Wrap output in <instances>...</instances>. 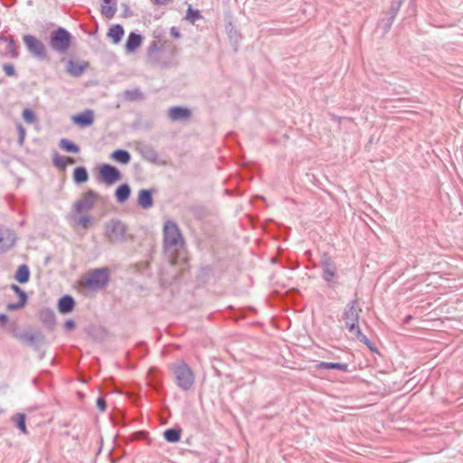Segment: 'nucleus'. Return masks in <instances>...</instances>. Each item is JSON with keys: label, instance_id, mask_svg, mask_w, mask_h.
Instances as JSON below:
<instances>
[{"label": "nucleus", "instance_id": "nucleus-1", "mask_svg": "<svg viewBox=\"0 0 463 463\" xmlns=\"http://www.w3.org/2000/svg\"><path fill=\"white\" fill-rule=\"evenodd\" d=\"M165 253L170 260L171 265L177 263V257L184 247V240L176 223L166 221L164 225Z\"/></svg>", "mask_w": 463, "mask_h": 463}, {"label": "nucleus", "instance_id": "nucleus-2", "mask_svg": "<svg viewBox=\"0 0 463 463\" xmlns=\"http://www.w3.org/2000/svg\"><path fill=\"white\" fill-rule=\"evenodd\" d=\"M361 312L362 309L358 307L357 300H352L347 304L344 310L343 320L350 334H352L360 342L372 348L370 345V340L361 332L358 325Z\"/></svg>", "mask_w": 463, "mask_h": 463}, {"label": "nucleus", "instance_id": "nucleus-3", "mask_svg": "<svg viewBox=\"0 0 463 463\" xmlns=\"http://www.w3.org/2000/svg\"><path fill=\"white\" fill-rule=\"evenodd\" d=\"M175 376L176 385L183 391L190 390L194 383V373L189 365L183 360H178L169 366Z\"/></svg>", "mask_w": 463, "mask_h": 463}, {"label": "nucleus", "instance_id": "nucleus-4", "mask_svg": "<svg viewBox=\"0 0 463 463\" xmlns=\"http://www.w3.org/2000/svg\"><path fill=\"white\" fill-rule=\"evenodd\" d=\"M71 40V34L66 29L59 27L51 33L49 43L54 51L64 53L69 50Z\"/></svg>", "mask_w": 463, "mask_h": 463}, {"label": "nucleus", "instance_id": "nucleus-5", "mask_svg": "<svg viewBox=\"0 0 463 463\" xmlns=\"http://www.w3.org/2000/svg\"><path fill=\"white\" fill-rule=\"evenodd\" d=\"M128 228L118 220H110L105 224V236L110 243H119L127 240Z\"/></svg>", "mask_w": 463, "mask_h": 463}, {"label": "nucleus", "instance_id": "nucleus-6", "mask_svg": "<svg viewBox=\"0 0 463 463\" xmlns=\"http://www.w3.org/2000/svg\"><path fill=\"white\" fill-rule=\"evenodd\" d=\"M109 280V274L108 269H95L88 273L85 279V285L92 289H99L105 288Z\"/></svg>", "mask_w": 463, "mask_h": 463}, {"label": "nucleus", "instance_id": "nucleus-7", "mask_svg": "<svg viewBox=\"0 0 463 463\" xmlns=\"http://www.w3.org/2000/svg\"><path fill=\"white\" fill-rule=\"evenodd\" d=\"M98 194L92 190H88L83 194L82 197L79 199L73 205V212L80 214L84 212L90 211L98 198Z\"/></svg>", "mask_w": 463, "mask_h": 463}, {"label": "nucleus", "instance_id": "nucleus-8", "mask_svg": "<svg viewBox=\"0 0 463 463\" xmlns=\"http://www.w3.org/2000/svg\"><path fill=\"white\" fill-rule=\"evenodd\" d=\"M24 43L27 49L36 57L44 59L46 57V49L44 44L33 35H24Z\"/></svg>", "mask_w": 463, "mask_h": 463}, {"label": "nucleus", "instance_id": "nucleus-9", "mask_svg": "<svg viewBox=\"0 0 463 463\" xmlns=\"http://www.w3.org/2000/svg\"><path fill=\"white\" fill-rule=\"evenodd\" d=\"M99 176L105 184L111 185L120 179V172L115 166L104 164L99 167Z\"/></svg>", "mask_w": 463, "mask_h": 463}, {"label": "nucleus", "instance_id": "nucleus-10", "mask_svg": "<svg viewBox=\"0 0 463 463\" xmlns=\"http://www.w3.org/2000/svg\"><path fill=\"white\" fill-rule=\"evenodd\" d=\"M321 268L323 270L322 277L327 283H332L336 278L335 263L327 255H324L321 260Z\"/></svg>", "mask_w": 463, "mask_h": 463}, {"label": "nucleus", "instance_id": "nucleus-11", "mask_svg": "<svg viewBox=\"0 0 463 463\" xmlns=\"http://www.w3.org/2000/svg\"><path fill=\"white\" fill-rule=\"evenodd\" d=\"M15 233L5 227H0V252L10 250L15 243Z\"/></svg>", "mask_w": 463, "mask_h": 463}, {"label": "nucleus", "instance_id": "nucleus-12", "mask_svg": "<svg viewBox=\"0 0 463 463\" xmlns=\"http://www.w3.org/2000/svg\"><path fill=\"white\" fill-rule=\"evenodd\" d=\"M136 151L146 160L155 163L158 159V154L150 144L144 142L136 143Z\"/></svg>", "mask_w": 463, "mask_h": 463}, {"label": "nucleus", "instance_id": "nucleus-13", "mask_svg": "<svg viewBox=\"0 0 463 463\" xmlns=\"http://www.w3.org/2000/svg\"><path fill=\"white\" fill-rule=\"evenodd\" d=\"M168 117L173 121L187 120L191 117V110L183 107H171L168 109Z\"/></svg>", "mask_w": 463, "mask_h": 463}, {"label": "nucleus", "instance_id": "nucleus-14", "mask_svg": "<svg viewBox=\"0 0 463 463\" xmlns=\"http://www.w3.org/2000/svg\"><path fill=\"white\" fill-rule=\"evenodd\" d=\"M71 119L75 124L80 127H88L94 122V112L90 109H87L83 113L73 116Z\"/></svg>", "mask_w": 463, "mask_h": 463}, {"label": "nucleus", "instance_id": "nucleus-15", "mask_svg": "<svg viewBox=\"0 0 463 463\" xmlns=\"http://www.w3.org/2000/svg\"><path fill=\"white\" fill-rule=\"evenodd\" d=\"M87 67L88 63L86 62H79L70 60L67 62L66 71L71 76L80 77L83 74Z\"/></svg>", "mask_w": 463, "mask_h": 463}, {"label": "nucleus", "instance_id": "nucleus-16", "mask_svg": "<svg viewBox=\"0 0 463 463\" xmlns=\"http://www.w3.org/2000/svg\"><path fill=\"white\" fill-rule=\"evenodd\" d=\"M75 301L70 295H65L59 299L58 309L61 314H68L74 308Z\"/></svg>", "mask_w": 463, "mask_h": 463}, {"label": "nucleus", "instance_id": "nucleus-17", "mask_svg": "<svg viewBox=\"0 0 463 463\" xmlns=\"http://www.w3.org/2000/svg\"><path fill=\"white\" fill-rule=\"evenodd\" d=\"M16 337L32 346H36L43 339L40 333H22L16 335Z\"/></svg>", "mask_w": 463, "mask_h": 463}, {"label": "nucleus", "instance_id": "nucleus-18", "mask_svg": "<svg viewBox=\"0 0 463 463\" xmlns=\"http://www.w3.org/2000/svg\"><path fill=\"white\" fill-rule=\"evenodd\" d=\"M137 203L143 209H149L153 206L152 193L149 190L142 189L138 193Z\"/></svg>", "mask_w": 463, "mask_h": 463}, {"label": "nucleus", "instance_id": "nucleus-19", "mask_svg": "<svg viewBox=\"0 0 463 463\" xmlns=\"http://www.w3.org/2000/svg\"><path fill=\"white\" fill-rule=\"evenodd\" d=\"M101 14L107 18H112L117 12L116 0H102Z\"/></svg>", "mask_w": 463, "mask_h": 463}, {"label": "nucleus", "instance_id": "nucleus-20", "mask_svg": "<svg viewBox=\"0 0 463 463\" xmlns=\"http://www.w3.org/2000/svg\"><path fill=\"white\" fill-rule=\"evenodd\" d=\"M0 42L6 43V48H5L6 53H8L13 58H16L18 56V51H17L18 45L13 37H7V36L1 35Z\"/></svg>", "mask_w": 463, "mask_h": 463}, {"label": "nucleus", "instance_id": "nucleus-21", "mask_svg": "<svg viewBox=\"0 0 463 463\" xmlns=\"http://www.w3.org/2000/svg\"><path fill=\"white\" fill-rule=\"evenodd\" d=\"M142 40L143 38L140 34L134 32L130 33L126 43V50L128 52H134L140 46Z\"/></svg>", "mask_w": 463, "mask_h": 463}, {"label": "nucleus", "instance_id": "nucleus-22", "mask_svg": "<svg viewBox=\"0 0 463 463\" xmlns=\"http://www.w3.org/2000/svg\"><path fill=\"white\" fill-rule=\"evenodd\" d=\"M123 35L124 29L120 24L112 25L108 32V37L111 38L113 43H118Z\"/></svg>", "mask_w": 463, "mask_h": 463}, {"label": "nucleus", "instance_id": "nucleus-23", "mask_svg": "<svg viewBox=\"0 0 463 463\" xmlns=\"http://www.w3.org/2000/svg\"><path fill=\"white\" fill-rule=\"evenodd\" d=\"M115 195H116V198H117V201L118 203H124L126 200L128 199L129 195H130V187L128 184H120L116 192H115Z\"/></svg>", "mask_w": 463, "mask_h": 463}, {"label": "nucleus", "instance_id": "nucleus-24", "mask_svg": "<svg viewBox=\"0 0 463 463\" xmlns=\"http://www.w3.org/2000/svg\"><path fill=\"white\" fill-rule=\"evenodd\" d=\"M317 369H325V370H332L336 369L342 372H346L348 369L347 364H342V363H329V362H320L317 365Z\"/></svg>", "mask_w": 463, "mask_h": 463}, {"label": "nucleus", "instance_id": "nucleus-25", "mask_svg": "<svg viewBox=\"0 0 463 463\" xmlns=\"http://www.w3.org/2000/svg\"><path fill=\"white\" fill-rule=\"evenodd\" d=\"M89 179L87 169L84 166H78L73 171V181L76 184H83Z\"/></svg>", "mask_w": 463, "mask_h": 463}, {"label": "nucleus", "instance_id": "nucleus-26", "mask_svg": "<svg viewBox=\"0 0 463 463\" xmlns=\"http://www.w3.org/2000/svg\"><path fill=\"white\" fill-rule=\"evenodd\" d=\"M112 159L121 164H128L130 162V154L124 149L115 150L111 155Z\"/></svg>", "mask_w": 463, "mask_h": 463}, {"label": "nucleus", "instance_id": "nucleus-27", "mask_svg": "<svg viewBox=\"0 0 463 463\" xmlns=\"http://www.w3.org/2000/svg\"><path fill=\"white\" fill-rule=\"evenodd\" d=\"M59 146L62 150L70 153H79L80 146L67 138H61L59 142Z\"/></svg>", "mask_w": 463, "mask_h": 463}, {"label": "nucleus", "instance_id": "nucleus-28", "mask_svg": "<svg viewBox=\"0 0 463 463\" xmlns=\"http://www.w3.org/2000/svg\"><path fill=\"white\" fill-rule=\"evenodd\" d=\"M30 278V270L26 265L19 266L16 273L15 279L20 283H26Z\"/></svg>", "mask_w": 463, "mask_h": 463}, {"label": "nucleus", "instance_id": "nucleus-29", "mask_svg": "<svg viewBox=\"0 0 463 463\" xmlns=\"http://www.w3.org/2000/svg\"><path fill=\"white\" fill-rule=\"evenodd\" d=\"M164 437L168 442H177L181 438V431L177 429H167L164 432Z\"/></svg>", "mask_w": 463, "mask_h": 463}, {"label": "nucleus", "instance_id": "nucleus-30", "mask_svg": "<svg viewBox=\"0 0 463 463\" xmlns=\"http://www.w3.org/2000/svg\"><path fill=\"white\" fill-rule=\"evenodd\" d=\"M124 97L126 99L128 100H130V101H134V100H137V99H143V94L142 92L137 90V89H135V90H125L124 92Z\"/></svg>", "mask_w": 463, "mask_h": 463}, {"label": "nucleus", "instance_id": "nucleus-31", "mask_svg": "<svg viewBox=\"0 0 463 463\" xmlns=\"http://www.w3.org/2000/svg\"><path fill=\"white\" fill-rule=\"evenodd\" d=\"M202 18V14H200L199 10H194L191 6L188 7L185 19L191 22L192 24H194L195 21Z\"/></svg>", "mask_w": 463, "mask_h": 463}, {"label": "nucleus", "instance_id": "nucleus-32", "mask_svg": "<svg viewBox=\"0 0 463 463\" xmlns=\"http://www.w3.org/2000/svg\"><path fill=\"white\" fill-rule=\"evenodd\" d=\"M52 163L57 168L62 171L66 169L65 156H61L58 153L53 154Z\"/></svg>", "mask_w": 463, "mask_h": 463}, {"label": "nucleus", "instance_id": "nucleus-33", "mask_svg": "<svg viewBox=\"0 0 463 463\" xmlns=\"http://www.w3.org/2000/svg\"><path fill=\"white\" fill-rule=\"evenodd\" d=\"M22 117L26 123L32 124L36 120L34 112L30 109H25L23 111Z\"/></svg>", "mask_w": 463, "mask_h": 463}, {"label": "nucleus", "instance_id": "nucleus-34", "mask_svg": "<svg viewBox=\"0 0 463 463\" xmlns=\"http://www.w3.org/2000/svg\"><path fill=\"white\" fill-rule=\"evenodd\" d=\"M16 426L17 428L23 431L24 433H26V426H25V416L24 414H17L16 415Z\"/></svg>", "mask_w": 463, "mask_h": 463}, {"label": "nucleus", "instance_id": "nucleus-35", "mask_svg": "<svg viewBox=\"0 0 463 463\" xmlns=\"http://www.w3.org/2000/svg\"><path fill=\"white\" fill-rule=\"evenodd\" d=\"M25 303H26L25 298L23 296L22 300L20 299L17 303H9L6 307H7V310H9V311H14V310H18V309H21L22 307H24Z\"/></svg>", "mask_w": 463, "mask_h": 463}, {"label": "nucleus", "instance_id": "nucleus-36", "mask_svg": "<svg viewBox=\"0 0 463 463\" xmlns=\"http://www.w3.org/2000/svg\"><path fill=\"white\" fill-rule=\"evenodd\" d=\"M76 222L82 228L87 229L91 222V219L89 215H80L76 219Z\"/></svg>", "mask_w": 463, "mask_h": 463}, {"label": "nucleus", "instance_id": "nucleus-37", "mask_svg": "<svg viewBox=\"0 0 463 463\" xmlns=\"http://www.w3.org/2000/svg\"><path fill=\"white\" fill-rule=\"evenodd\" d=\"M402 2H403V0H398L397 2L392 1L391 7H390V12L392 14L391 16H393L395 18L398 11L400 10V7H401Z\"/></svg>", "mask_w": 463, "mask_h": 463}, {"label": "nucleus", "instance_id": "nucleus-38", "mask_svg": "<svg viewBox=\"0 0 463 463\" xmlns=\"http://www.w3.org/2000/svg\"><path fill=\"white\" fill-rule=\"evenodd\" d=\"M3 70L7 76H14L15 75V70H14V67L13 64H10V63L4 64Z\"/></svg>", "mask_w": 463, "mask_h": 463}, {"label": "nucleus", "instance_id": "nucleus-39", "mask_svg": "<svg viewBox=\"0 0 463 463\" xmlns=\"http://www.w3.org/2000/svg\"><path fill=\"white\" fill-rule=\"evenodd\" d=\"M17 130H18V133H19L18 143L20 145H23V143L24 141V138H25V129H24V128L21 124H18L17 125Z\"/></svg>", "mask_w": 463, "mask_h": 463}, {"label": "nucleus", "instance_id": "nucleus-40", "mask_svg": "<svg viewBox=\"0 0 463 463\" xmlns=\"http://www.w3.org/2000/svg\"><path fill=\"white\" fill-rule=\"evenodd\" d=\"M11 288L19 296V298L22 300L23 296L25 298V301L27 300L26 293L22 290L17 285L13 284L11 286Z\"/></svg>", "mask_w": 463, "mask_h": 463}, {"label": "nucleus", "instance_id": "nucleus-41", "mask_svg": "<svg viewBox=\"0 0 463 463\" xmlns=\"http://www.w3.org/2000/svg\"><path fill=\"white\" fill-rule=\"evenodd\" d=\"M97 407L99 408V410L100 411H104L106 410V407H107V403H106V401L104 398H98L97 400Z\"/></svg>", "mask_w": 463, "mask_h": 463}, {"label": "nucleus", "instance_id": "nucleus-42", "mask_svg": "<svg viewBox=\"0 0 463 463\" xmlns=\"http://www.w3.org/2000/svg\"><path fill=\"white\" fill-rule=\"evenodd\" d=\"M170 34L172 37L178 39L181 37L180 32L176 27H172L170 29Z\"/></svg>", "mask_w": 463, "mask_h": 463}, {"label": "nucleus", "instance_id": "nucleus-43", "mask_svg": "<svg viewBox=\"0 0 463 463\" xmlns=\"http://www.w3.org/2000/svg\"><path fill=\"white\" fill-rule=\"evenodd\" d=\"M75 327V323L73 320L70 319L67 320L64 324V328L66 330H72Z\"/></svg>", "mask_w": 463, "mask_h": 463}, {"label": "nucleus", "instance_id": "nucleus-44", "mask_svg": "<svg viewBox=\"0 0 463 463\" xmlns=\"http://www.w3.org/2000/svg\"><path fill=\"white\" fill-rule=\"evenodd\" d=\"M393 20H394L393 16H391V17L388 18L387 23L385 24V31L386 32L390 30V28H391V26H392V24L393 23Z\"/></svg>", "mask_w": 463, "mask_h": 463}, {"label": "nucleus", "instance_id": "nucleus-45", "mask_svg": "<svg viewBox=\"0 0 463 463\" xmlns=\"http://www.w3.org/2000/svg\"><path fill=\"white\" fill-rule=\"evenodd\" d=\"M8 321V317L5 314H0V323L4 326Z\"/></svg>", "mask_w": 463, "mask_h": 463}, {"label": "nucleus", "instance_id": "nucleus-46", "mask_svg": "<svg viewBox=\"0 0 463 463\" xmlns=\"http://www.w3.org/2000/svg\"><path fill=\"white\" fill-rule=\"evenodd\" d=\"M75 159L73 157H65V163H66V166L68 165H73L75 164Z\"/></svg>", "mask_w": 463, "mask_h": 463}, {"label": "nucleus", "instance_id": "nucleus-47", "mask_svg": "<svg viewBox=\"0 0 463 463\" xmlns=\"http://www.w3.org/2000/svg\"><path fill=\"white\" fill-rule=\"evenodd\" d=\"M169 0H154L156 5H164L168 3Z\"/></svg>", "mask_w": 463, "mask_h": 463}, {"label": "nucleus", "instance_id": "nucleus-48", "mask_svg": "<svg viewBox=\"0 0 463 463\" xmlns=\"http://www.w3.org/2000/svg\"><path fill=\"white\" fill-rule=\"evenodd\" d=\"M332 119L335 120V115H331Z\"/></svg>", "mask_w": 463, "mask_h": 463}, {"label": "nucleus", "instance_id": "nucleus-49", "mask_svg": "<svg viewBox=\"0 0 463 463\" xmlns=\"http://www.w3.org/2000/svg\"><path fill=\"white\" fill-rule=\"evenodd\" d=\"M152 48H153V49H156V43H155V44H153V45H152Z\"/></svg>", "mask_w": 463, "mask_h": 463}]
</instances>
